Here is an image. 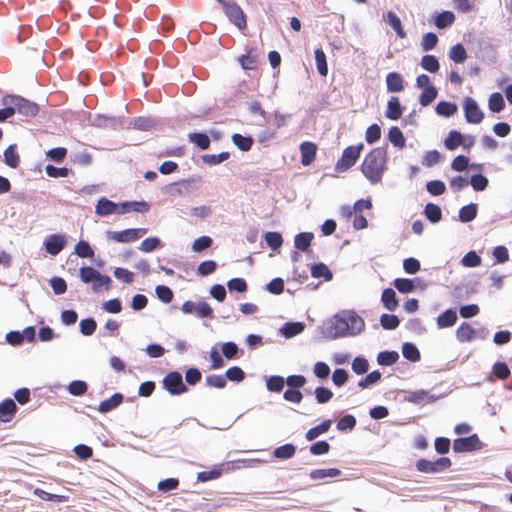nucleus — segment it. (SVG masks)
<instances>
[{"label": "nucleus", "mask_w": 512, "mask_h": 512, "mask_svg": "<svg viewBox=\"0 0 512 512\" xmlns=\"http://www.w3.org/2000/svg\"><path fill=\"white\" fill-rule=\"evenodd\" d=\"M387 151L383 147L372 149L363 159L361 171L371 184L380 183L386 170Z\"/></svg>", "instance_id": "obj_1"}, {"label": "nucleus", "mask_w": 512, "mask_h": 512, "mask_svg": "<svg viewBox=\"0 0 512 512\" xmlns=\"http://www.w3.org/2000/svg\"><path fill=\"white\" fill-rule=\"evenodd\" d=\"M363 149H364V144H362V143L355 145V146L346 147L343 150L341 157L338 159V161L335 164V171L342 173V172L349 170L352 166L355 165V163L359 159Z\"/></svg>", "instance_id": "obj_2"}, {"label": "nucleus", "mask_w": 512, "mask_h": 512, "mask_svg": "<svg viewBox=\"0 0 512 512\" xmlns=\"http://www.w3.org/2000/svg\"><path fill=\"white\" fill-rule=\"evenodd\" d=\"M3 104L13 105L15 113L17 112L27 117H34L39 112V107L36 103L19 96H5L3 98Z\"/></svg>", "instance_id": "obj_3"}, {"label": "nucleus", "mask_w": 512, "mask_h": 512, "mask_svg": "<svg viewBox=\"0 0 512 512\" xmlns=\"http://www.w3.org/2000/svg\"><path fill=\"white\" fill-rule=\"evenodd\" d=\"M451 464L448 457H441L436 461L421 458L416 462V469L422 473H438L448 469Z\"/></svg>", "instance_id": "obj_4"}, {"label": "nucleus", "mask_w": 512, "mask_h": 512, "mask_svg": "<svg viewBox=\"0 0 512 512\" xmlns=\"http://www.w3.org/2000/svg\"><path fill=\"white\" fill-rule=\"evenodd\" d=\"M162 385L171 395H180L188 391L181 373L177 371L169 372L163 378Z\"/></svg>", "instance_id": "obj_5"}, {"label": "nucleus", "mask_w": 512, "mask_h": 512, "mask_svg": "<svg viewBox=\"0 0 512 512\" xmlns=\"http://www.w3.org/2000/svg\"><path fill=\"white\" fill-rule=\"evenodd\" d=\"M483 443L477 434L464 438H457L453 441V450L456 453H466L482 449Z\"/></svg>", "instance_id": "obj_6"}, {"label": "nucleus", "mask_w": 512, "mask_h": 512, "mask_svg": "<svg viewBox=\"0 0 512 512\" xmlns=\"http://www.w3.org/2000/svg\"><path fill=\"white\" fill-rule=\"evenodd\" d=\"M147 229L144 228H131L123 231H108L107 236L109 239L119 243H129L140 239L146 234Z\"/></svg>", "instance_id": "obj_7"}, {"label": "nucleus", "mask_w": 512, "mask_h": 512, "mask_svg": "<svg viewBox=\"0 0 512 512\" xmlns=\"http://www.w3.org/2000/svg\"><path fill=\"white\" fill-rule=\"evenodd\" d=\"M181 310L185 314H195L198 318H212L213 317V309L211 306L204 301H200L195 303L193 301H185L182 304Z\"/></svg>", "instance_id": "obj_8"}, {"label": "nucleus", "mask_w": 512, "mask_h": 512, "mask_svg": "<svg viewBox=\"0 0 512 512\" xmlns=\"http://www.w3.org/2000/svg\"><path fill=\"white\" fill-rule=\"evenodd\" d=\"M223 10L230 22L233 23L239 30L246 29V15L237 3L234 2L231 4H226V7Z\"/></svg>", "instance_id": "obj_9"}, {"label": "nucleus", "mask_w": 512, "mask_h": 512, "mask_svg": "<svg viewBox=\"0 0 512 512\" xmlns=\"http://www.w3.org/2000/svg\"><path fill=\"white\" fill-rule=\"evenodd\" d=\"M95 212L99 216H108L111 214H123L127 212V204L118 205L113 201L102 197L98 200Z\"/></svg>", "instance_id": "obj_10"}, {"label": "nucleus", "mask_w": 512, "mask_h": 512, "mask_svg": "<svg viewBox=\"0 0 512 512\" xmlns=\"http://www.w3.org/2000/svg\"><path fill=\"white\" fill-rule=\"evenodd\" d=\"M464 113L466 121L472 124H479L484 118L476 101L469 97L464 101Z\"/></svg>", "instance_id": "obj_11"}, {"label": "nucleus", "mask_w": 512, "mask_h": 512, "mask_svg": "<svg viewBox=\"0 0 512 512\" xmlns=\"http://www.w3.org/2000/svg\"><path fill=\"white\" fill-rule=\"evenodd\" d=\"M345 321L347 322L348 331L350 335L354 336L361 333L364 330V320L357 315L355 312H350L344 315Z\"/></svg>", "instance_id": "obj_12"}, {"label": "nucleus", "mask_w": 512, "mask_h": 512, "mask_svg": "<svg viewBox=\"0 0 512 512\" xmlns=\"http://www.w3.org/2000/svg\"><path fill=\"white\" fill-rule=\"evenodd\" d=\"M301 163L304 166L310 165L316 158L317 145L313 142L305 141L300 145Z\"/></svg>", "instance_id": "obj_13"}, {"label": "nucleus", "mask_w": 512, "mask_h": 512, "mask_svg": "<svg viewBox=\"0 0 512 512\" xmlns=\"http://www.w3.org/2000/svg\"><path fill=\"white\" fill-rule=\"evenodd\" d=\"M65 246V239L62 235L53 234L45 242V249L51 255L59 254Z\"/></svg>", "instance_id": "obj_14"}, {"label": "nucleus", "mask_w": 512, "mask_h": 512, "mask_svg": "<svg viewBox=\"0 0 512 512\" xmlns=\"http://www.w3.org/2000/svg\"><path fill=\"white\" fill-rule=\"evenodd\" d=\"M383 19L394 29L397 36L401 39L406 37V31L402 26V22L397 14L393 11H388L383 15Z\"/></svg>", "instance_id": "obj_15"}, {"label": "nucleus", "mask_w": 512, "mask_h": 512, "mask_svg": "<svg viewBox=\"0 0 512 512\" xmlns=\"http://www.w3.org/2000/svg\"><path fill=\"white\" fill-rule=\"evenodd\" d=\"M476 337V330L467 322H463L456 330V338L461 343L470 342Z\"/></svg>", "instance_id": "obj_16"}, {"label": "nucleus", "mask_w": 512, "mask_h": 512, "mask_svg": "<svg viewBox=\"0 0 512 512\" xmlns=\"http://www.w3.org/2000/svg\"><path fill=\"white\" fill-rule=\"evenodd\" d=\"M17 406L12 399H6L0 403V420L9 422L14 417Z\"/></svg>", "instance_id": "obj_17"}, {"label": "nucleus", "mask_w": 512, "mask_h": 512, "mask_svg": "<svg viewBox=\"0 0 512 512\" xmlns=\"http://www.w3.org/2000/svg\"><path fill=\"white\" fill-rule=\"evenodd\" d=\"M330 332L335 338L345 337L350 335L348 331L347 322L345 321L344 316H336L332 322L330 327Z\"/></svg>", "instance_id": "obj_18"}, {"label": "nucleus", "mask_w": 512, "mask_h": 512, "mask_svg": "<svg viewBox=\"0 0 512 512\" xmlns=\"http://www.w3.org/2000/svg\"><path fill=\"white\" fill-rule=\"evenodd\" d=\"M403 109L398 97H391L387 104L385 116L390 120H398L401 118Z\"/></svg>", "instance_id": "obj_19"}, {"label": "nucleus", "mask_w": 512, "mask_h": 512, "mask_svg": "<svg viewBox=\"0 0 512 512\" xmlns=\"http://www.w3.org/2000/svg\"><path fill=\"white\" fill-rule=\"evenodd\" d=\"M386 84L389 92H401L404 89L403 77L398 72L388 73Z\"/></svg>", "instance_id": "obj_20"}, {"label": "nucleus", "mask_w": 512, "mask_h": 512, "mask_svg": "<svg viewBox=\"0 0 512 512\" xmlns=\"http://www.w3.org/2000/svg\"><path fill=\"white\" fill-rule=\"evenodd\" d=\"M457 321V313L453 309H447L442 314H440L437 319L438 328H448L452 327Z\"/></svg>", "instance_id": "obj_21"}, {"label": "nucleus", "mask_w": 512, "mask_h": 512, "mask_svg": "<svg viewBox=\"0 0 512 512\" xmlns=\"http://www.w3.org/2000/svg\"><path fill=\"white\" fill-rule=\"evenodd\" d=\"M123 402V395L121 393H115L110 398L103 400L98 407L99 412L107 413Z\"/></svg>", "instance_id": "obj_22"}, {"label": "nucleus", "mask_w": 512, "mask_h": 512, "mask_svg": "<svg viewBox=\"0 0 512 512\" xmlns=\"http://www.w3.org/2000/svg\"><path fill=\"white\" fill-rule=\"evenodd\" d=\"M381 301L384 307L389 311L396 310L399 304L396 293L392 288H386L383 290Z\"/></svg>", "instance_id": "obj_23"}, {"label": "nucleus", "mask_w": 512, "mask_h": 512, "mask_svg": "<svg viewBox=\"0 0 512 512\" xmlns=\"http://www.w3.org/2000/svg\"><path fill=\"white\" fill-rule=\"evenodd\" d=\"M296 453V447L287 443L274 449L273 457L279 460H287L292 458Z\"/></svg>", "instance_id": "obj_24"}, {"label": "nucleus", "mask_w": 512, "mask_h": 512, "mask_svg": "<svg viewBox=\"0 0 512 512\" xmlns=\"http://www.w3.org/2000/svg\"><path fill=\"white\" fill-rule=\"evenodd\" d=\"M331 424H332L331 420H329V419L324 420L319 425H317V426H315L313 428H310L306 432L305 438L308 441H312V440L316 439L318 436L326 433L330 429Z\"/></svg>", "instance_id": "obj_25"}, {"label": "nucleus", "mask_w": 512, "mask_h": 512, "mask_svg": "<svg viewBox=\"0 0 512 512\" xmlns=\"http://www.w3.org/2000/svg\"><path fill=\"white\" fill-rule=\"evenodd\" d=\"M455 21V15L451 11H443L436 15L434 24L439 29H444L451 26Z\"/></svg>", "instance_id": "obj_26"}, {"label": "nucleus", "mask_w": 512, "mask_h": 512, "mask_svg": "<svg viewBox=\"0 0 512 512\" xmlns=\"http://www.w3.org/2000/svg\"><path fill=\"white\" fill-rule=\"evenodd\" d=\"M462 144H464V137L456 130H451L444 140V145L448 150H455L457 147L462 146Z\"/></svg>", "instance_id": "obj_27"}, {"label": "nucleus", "mask_w": 512, "mask_h": 512, "mask_svg": "<svg viewBox=\"0 0 512 512\" xmlns=\"http://www.w3.org/2000/svg\"><path fill=\"white\" fill-rule=\"evenodd\" d=\"M477 211H478V208H477V204H475V203H470L466 206H463L459 210V220L463 223L471 222L472 220H474L476 218Z\"/></svg>", "instance_id": "obj_28"}, {"label": "nucleus", "mask_w": 512, "mask_h": 512, "mask_svg": "<svg viewBox=\"0 0 512 512\" xmlns=\"http://www.w3.org/2000/svg\"><path fill=\"white\" fill-rule=\"evenodd\" d=\"M4 162L11 168L19 166L20 157L16 151V145H10L4 151Z\"/></svg>", "instance_id": "obj_29"}, {"label": "nucleus", "mask_w": 512, "mask_h": 512, "mask_svg": "<svg viewBox=\"0 0 512 512\" xmlns=\"http://www.w3.org/2000/svg\"><path fill=\"white\" fill-rule=\"evenodd\" d=\"M223 473V464L217 465L209 471H202L197 474V480L200 482H207L218 479Z\"/></svg>", "instance_id": "obj_30"}, {"label": "nucleus", "mask_w": 512, "mask_h": 512, "mask_svg": "<svg viewBox=\"0 0 512 512\" xmlns=\"http://www.w3.org/2000/svg\"><path fill=\"white\" fill-rule=\"evenodd\" d=\"M420 65L424 70L430 73H436L440 68V64L437 57L430 54L424 55L421 58Z\"/></svg>", "instance_id": "obj_31"}, {"label": "nucleus", "mask_w": 512, "mask_h": 512, "mask_svg": "<svg viewBox=\"0 0 512 512\" xmlns=\"http://www.w3.org/2000/svg\"><path fill=\"white\" fill-rule=\"evenodd\" d=\"M388 139L394 146H396L398 148L405 147V143H406L405 137H404L402 131L400 130V128L397 126H393L390 128V130L388 132Z\"/></svg>", "instance_id": "obj_32"}, {"label": "nucleus", "mask_w": 512, "mask_h": 512, "mask_svg": "<svg viewBox=\"0 0 512 512\" xmlns=\"http://www.w3.org/2000/svg\"><path fill=\"white\" fill-rule=\"evenodd\" d=\"M449 58L455 63H463L467 59L466 49L462 44H455L449 50Z\"/></svg>", "instance_id": "obj_33"}, {"label": "nucleus", "mask_w": 512, "mask_h": 512, "mask_svg": "<svg viewBox=\"0 0 512 512\" xmlns=\"http://www.w3.org/2000/svg\"><path fill=\"white\" fill-rule=\"evenodd\" d=\"M313 237V234L310 232L297 234L294 239L295 247L301 251H306L310 247Z\"/></svg>", "instance_id": "obj_34"}, {"label": "nucleus", "mask_w": 512, "mask_h": 512, "mask_svg": "<svg viewBox=\"0 0 512 512\" xmlns=\"http://www.w3.org/2000/svg\"><path fill=\"white\" fill-rule=\"evenodd\" d=\"M188 139L202 150L208 149L210 146V139L205 133H189Z\"/></svg>", "instance_id": "obj_35"}, {"label": "nucleus", "mask_w": 512, "mask_h": 512, "mask_svg": "<svg viewBox=\"0 0 512 512\" xmlns=\"http://www.w3.org/2000/svg\"><path fill=\"white\" fill-rule=\"evenodd\" d=\"M424 214L426 218L432 223H437L442 218V212L440 207L434 203L426 204L424 208Z\"/></svg>", "instance_id": "obj_36"}, {"label": "nucleus", "mask_w": 512, "mask_h": 512, "mask_svg": "<svg viewBox=\"0 0 512 512\" xmlns=\"http://www.w3.org/2000/svg\"><path fill=\"white\" fill-rule=\"evenodd\" d=\"M341 474V471L337 468H328V469H315L312 470L309 474L310 478L313 480L324 479L326 477H338Z\"/></svg>", "instance_id": "obj_37"}, {"label": "nucleus", "mask_w": 512, "mask_h": 512, "mask_svg": "<svg viewBox=\"0 0 512 512\" xmlns=\"http://www.w3.org/2000/svg\"><path fill=\"white\" fill-rule=\"evenodd\" d=\"M399 354L396 351H383L377 356V362L382 366H390L397 362Z\"/></svg>", "instance_id": "obj_38"}, {"label": "nucleus", "mask_w": 512, "mask_h": 512, "mask_svg": "<svg viewBox=\"0 0 512 512\" xmlns=\"http://www.w3.org/2000/svg\"><path fill=\"white\" fill-rule=\"evenodd\" d=\"M34 494L44 501H52V502H58V503L68 501V496L51 494V493L46 492L40 488H36L34 490Z\"/></svg>", "instance_id": "obj_39"}, {"label": "nucleus", "mask_w": 512, "mask_h": 512, "mask_svg": "<svg viewBox=\"0 0 512 512\" xmlns=\"http://www.w3.org/2000/svg\"><path fill=\"white\" fill-rule=\"evenodd\" d=\"M488 106L492 112L498 113L502 111L505 107L503 96L499 92L491 94L489 97Z\"/></svg>", "instance_id": "obj_40"}, {"label": "nucleus", "mask_w": 512, "mask_h": 512, "mask_svg": "<svg viewBox=\"0 0 512 512\" xmlns=\"http://www.w3.org/2000/svg\"><path fill=\"white\" fill-rule=\"evenodd\" d=\"M264 239L272 250L279 249L283 244L282 235L279 232H266Z\"/></svg>", "instance_id": "obj_41"}, {"label": "nucleus", "mask_w": 512, "mask_h": 512, "mask_svg": "<svg viewBox=\"0 0 512 512\" xmlns=\"http://www.w3.org/2000/svg\"><path fill=\"white\" fill-rule=\"evenodd\" d=\"M79 276L84 283L93 282L94 279H101L100 273L95 268L90 266L80 268Z\"/></svg>", "instance_id": "obj_42"}, {"label": "nucleus", "mask_w": 512, "mask_h": 512, "mask_svg": "<svg viewBox=\"0 0 512 512\" xmlns=\"http://www.w3.org/2000/svg\"><path fill=\"white\" fill-rule=\"evenodd\" d=\"M437 89L432 86V87H426L425 89H423L422 93L420 94V97H419V102L422 106H428L430 105L437 97Z\"/></svg>", "instance_id": "obj_43"}, {"label": "nucleus", "mask_w": 512, "mask_h": 512, "mask_svg": "<svg viewBox=\"0 0 512 512\" xmlns=\"http://www.w3.org/2000/svg\"><path fill=\"white\" fill-rule=\"evenodd\" d=\"M232 141L242 151H249L253 145L251 137H245L238 133L232 135Z\"/></svg>", "instance_id": "obj_44"}, {"label": "nucleus", "mask_w": 512, "mask_h": 512, "mask_svg": "<svg viewBox=\"0 0 512 512\" xmlns=\"http://www.w3.org/2000/svg\"><path fill=\"white\" fill-rule=\"evenodd\" d=\"M315 61L319 74L321 76H326L328 73V66L326 61V55L322 49H316Z\"/></svg>", "instance_id": "obj_45"}, {"label": "nucleus", "mask_w": 512, "mask_h": 512, "mask_svg": "<svg viewBox=\"0 0 512 512\" xmlns=\"http://www.w3.org/2000/svg\"><path fill=\"white\" fill-rule=\"evenodd\" d=\"M393 285L400 293H410L415 289L414 282L407 278H396Z\"/></svg>", "instance_id": "obj_46"}, {"label": "nucleus", "mask_w": 512, "mask_h": 512, "mask_svg": "<svg viewBox=\"0 0 512 512\" xmlns=\"http://www.w3.org/2000/svg\"><path fill=\"white\" fill-rule=\"evenodd\" d=\"M438 41V36L435 33L428 32L422 37L421 48L425 52L430 51L436 47Z\"/></svg>", "instance_id": "obj_47"}, {"label": "nucleus", "mask_w": 512, "mask_h": 512, "mask_svg": "<svg viewBox=\"0 0 512 512\" xmlns=\"http://www.w3.org/2000/svg\"><path fill=\"white\" fill-rule=\"evenodd\" d=\"M381 379V373L378 370L370 372L365 378L358 382V386L361 389L369 388L372 385L378 383Z\"/></svg>", "instance_id": "obj_48"}, {"label": "nucleus", "mask_w": 512, "mask_h": 512, "mask_svg": "<svg viewBox=\"0 0 512 512\" xmlns=\"http://www.w3.org/2000/svg\"><path fill=\"white\" fill-rule=\"evenodd\" d=\"M311 274L315 278L323 277V278H325V280H331L332 279L331 271L323 263H319V264L313 265L312 268H311Z\"/></svg>", "instance_id": "obj_49"}, {"label": "nucleus", "mask_w": 512, "mask_h": 512, "mask_svg": "<svg viewBox=\"0 0 512 512\" xmlns=\"http://www.w3.org/2000/svg\"><path fill=\"white\" fill-rule=\"evenodd\" d=\"M75 253L81 258H92L94 251L87 241L81 240L75 245Z\"/></svg>", "instance_id": "obj_50"}, {"label": "nucleus", "mask_w": 512, "mask_h": 512, "mask_svg": "<svg viewBox=\"0 0 512 512\" xmlns=\"http://www.w3.org/2000/svg\"><path fill=\"white\" fill-rule=\"evenodd\" d=\"M399 318L393 314H383L380 317V324L386 330H393L399 326Z\"/></svg>", "instance_id": "obj_51"}, {"label": "nucleus", "mask_w": 512, "mask_h": 512, "mask_svg": "<svg viewBox=\"0 0 512 512\" xmlns=\"http://www.w3.org/2000/svg\"><path fill=\"white\" fill-rule=\"evenodd\" d=\"M285 385V379L282 376H271L267 382V389L271 392H281Z\"/></svg>", "instance_id": "obj_52"}, {"label": "nucleus", "mask_w": 512, "mask_h": 512, "mask_svg": "<svg viewBox=\"0 0 512 512\" xmlns=\"http://www.w3.org/2000/svg\"><path fill=\"white\" fill-rule=\"evenodd\" d=\"M457 106L453 103L441 101L436 106V112L442 116H452L456 113Z\"/></svg>", "instance_id": "obj_53"}, {"label": "nucleus", "mask_w": 512, "mask_h": 512, "mask_svg": "<svg viewBox=\"0 0 512 512\" xmlns=\"http://www.w3.org/2000/svg\"><path fill=\"white\" fill-rule=\"evenodd\" d=\"M79 327L83 335L90 336L96 331L97 323L93 318H85L80 321Z\"/></svg>", "instance_id": "obj_54"}, {"label": "nucleus", "mask_w": 512, "mask_h": 512, "mask_svg": "<svg viewBox=\"0 0 512 512\" xmlns=\"http://www.w3.org/2000/svg\"><path fill=\"white\" fill-rule=\"evenodd\" d=\"M403 356L410 361H418L420 359V352L417 347L411 343H405L402 347Z\"/></svg>", "instance_id": "obj_55"}, {"label": "nucleus", "mask_w": 512, "mask_h": 512, "mask_svg": "<svg viewBox=\"0 0 512 512\" xmlns=\"http://www.w3.org/2000/svg\"><path fill=\"white\" fill-rule=\"evenodd\" d=\"M492 372L500 380H505L510 375V369L504 362H496L492 367Z\"/></svg>", "instance_id": "obj_56"}, {"label": "nucleus", "mask_w": 512, "mask_h": 512, "mask_svg": "<svg viewBox=\"0 0 512 512\" xmlns=\"http://www.w3.org/2000/svg\"><path fill=\"white\" fill-rule=\"evenodd\" d=\"M427 191L434 196L442 195L446 191V186L441 180H431L426 184Z\"/></svg>", "instance_id": "obj_57"}, {"label": "nucleus", "mask_w": 512, "mask_h": 512, "mask_svg": "<svg viewBox=\"0 0 512 512\" xmlns=\"http://www.w3.org/2000/svg\"><path fill=\"white\" fill-rule=\"evenodd\" d=\"M369 369V363L366 358L364 357H355L352 361V370L358 374L362 375L366 373Z\"/></svg>", "instance_id": "obj_58"}, {"label": "nucleus", "mask_w": 512, "mask_h": 512, "mask_svg": "<svg viewBox=\"0 0 512 512\" xmlns=\"http://www.w3.org/2000/svg\"><path fill=\"white\" fill-rule=\"evenodd\" d=\"M356 424V418L353 415L347 414L338 421L337 429L340 431L352 430Z\"/></svg>", "instance_id": "obj_59"}, {"label": "nucleus", "mask_w": 512, "mask_h": 512, "mask_svg": "<svg viewBox=\"0 0 512 512\" xmlns=\"http://www.w3.org/2000/svg\"><path fill=\"white\" fill-rule=\"evenodd\" d=\"M87 384L81 380L72 381L68 386V391L73 396H81L87 391Z\"/></svg>", "instance_id": "obj_60"}, {"label": "nucleus", "mask_w": 512, "mask_h": 512, "mask_svg": "<svg viewBox=\"0 0 512 512\" xmlns=\"http://www.w3.org/2000/svg\"><path fill=\"white\" fill-rule=\"evenodd\" d=\"M470 184L475 191H483L488 186V179L482 174L472 175L470 178Z\"/></svg>", "instance_id": "obj_61"}, {"label": "nucleus", "mask_w": 512, "mask_h": 512, "mask_svg": "<svg viewBox=\"0 0 512 512\" xmlns=\"http://www.w3.org/2000/svg\"><path fill=\"white\" fill-rule=\"evenodd\" d=\"M481 257L475 251H469L464 255L461 262L465 267H477L481 264Z\"/></svg>", "instance_id": "obj_62"}, {"label": "nucleus", "mask_w": 512, "mask_h": 512, "mask_svg": "<svg viewBox=\"0 0 512 512\" xmlns=\"http://www.w3.org/2000/svg\"><path fill=\"white\" fill-rule=\"evenodd\" d=\"M213 240L209 236H201L194 240L192 244V250L194 252H201L209 247H211Z\"/></svg>", "instance_id": "obj_63"}, {"label": "nucleus", "mask_w": 512, "mask_h": 512, "mask_svg": "<svg viewBox=\"0 0 512 512\" xmlns=\"http://www.w3.org/2000/svg\"><path fill=\"white\" fill-rule=\"evenodd\" d=\"M314 393L317 402L320 404L329 402L333 397V392L330 389L323 386L317 387Z\"/></svg>", "instance_id": "obj_64"}]
</instances>
